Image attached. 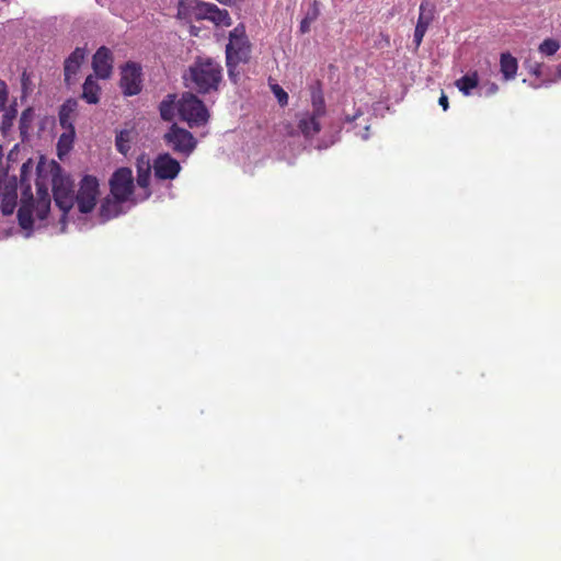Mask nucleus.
Listing matches in <instances>:
<instances>
[{"instance_id": "nucleus-1", "label": "nucleus", "mask_w": 561, "mask_h": 561, "mask_svg": "<svg viewBox=\"0 0 561 561\" xmlns=\"http://www.w3.org/2000/svg\"><path fill=\"white\" fill-rule=\"evenodd\" d=\"M185 85L199 94L218 91L222 81L221 65L210 57H197L183 76Z\"/></svg>"}, {"instance_id": "nucleus-2", "label": "nucleus", "mask_w": 561, "mask_h": 561, "mask_svg": "<svg viewBox=\"0 0 561 561\" xmlns=\"http://www.w3.org/2000/svg\"><path fill=\"white\" fill-rule=\"evenodd\" d=\"M252 44L245 33L243 24H238L229 33V42L226 46V66L228 69V77L237 83L240 79V71L238 66L240 64H248L251 58Z\"/></svg>"}, {"instance_id": "nucleus-3", "label": "nucleus", "mask_w": 561, "mask_h": 561, "mask_svg": "<svg viewBox=\"0 0 561 561\" xmlns=\"http://www.w3.org/2000/svg\"><path fill=\"white\" fill-rule=\"evenodd\" d=\"M53 195L56 205L62 210L65 218L75 205L73 181L62 172L59 164L51 169Z\"/></svg>"}, {"instance_id": "nucleus-4", "label": "nucleus", "mask_w": 561, "mask_h": 561, "mask_svg": "<svg viewBox=\"0 0 561 561\" xmlns=\"http://www.w3.org/2000/svg\"><path fill=\"white\" fill-rule=\"evenodd\" d=\"M178 111L183 121L191 127L203 126L209 119V113L204 102L192 92H186L179 101Z\"/></svg>"}, {"instance_id": "nucleus-5", "label": "nucleus", "mask_w": 561, "mask_h": 561, "mask_svg": "<svg viewBox=\"0 0 561 561\" xmlns=\"http://www.w3.org/2000/svg\"><path fill=\"white\" fill-rule=\"evenodd\" d=\"M163 141L173 152L188 157L196 148L197 141L193 134L185 128L172 124L163 135Z\"/></svg>"}, {"instance_id": "nucleus-6", "label": "nucleus", "mask_w": 561, "mask_h": 561, "mask_svg": "<svg viewBox=\"0 0 561 561\" xmlns=\"http://www.w3.org/2000/svg\"><path fill=\"white\" fill-rule=\"evenodd\" d=\"M99 181L93 175H84L79 184V190L75 194V204L81 214L91 213L99 197Z\"/></svg>"}, {"instance_id": "nucleus-7", "label": "nucleus", "mask_w": 561, "mask_h": 561, "mask_svg": "<svg viewBox=\"0 0 561 561\" xmlns=\"http://www.w3.org/2000/svg\"><path fill=\"white\" fill-rule=\"evenodd\" d=\"M111 194L118 203L126 202L133 194L134 179L129 168L117 169L110 180Z\"/></svg>"}, {"instance_id": "nucleus-8", "label": "nucleus", "mask_w": 561, "mask_h": 561, "mask_svg": "<svg viewBox=\"0 0 561 561\" xmlns=\"http://www.w3.org/2000/svg\"><path fill=\"white\" fill-rule=\"evenodd\" d=\"M119 87L125 95H136L141 91V68L135 62H127L121 72Z\"/></svg>"}, {"instance_id": "nucleus-9", "label": "nucleus", "mask_w": 561, "mask_h": 561, "mask_svg": "<svg viewBox=\"0 0 561 561\" xmlns=\"http://www.w3.org/2000/svg\"><path fill=\"white\" fill-rule=\"evenodd\" d=\"M194 16L197 20H209L216 25L231 24V19L227 10H220L216 4L196 1L194 7Z\"/></svg>"}, {"instance_id": "nucleus-10", "label": "nucleus", "mask_w": 561, "mask_h": 561, "mask_svg": "<svg viewBox=\"0 0 561 561\" xmlns=\"http://www.w3.org/2000/svg\"><path fill=\"white\" fill-rule=\"evenodd\" d=\"M153 173L158 180H174L181 172L180 162L170 153H159L153 160Z\"/></svg>"}, {"instance_id": "nucleus-11", "label": "nucleus", "mask_w": 561, "mask_h": 561, "mask_svg": "<svg viewBox=\"0 0 561 561\" xmlns=\"http://www.w3.org/2000/svg\"><path fill=\"white\" fill-rule=\"evenodd\" d=\"M92 68L94 73L100 79H108L113 70V55L112 51L101 46L92 58Z\"/></svg>"}, {"instance_id": "nucleus-12", "label": "nucleus", "mask_w": 561, "mask_h": 561, "mask_svg": "<svg viewBox=\"0 0 561 561\" xmlns=\"http://www.w3.org/2000/svg\"><path fill=\"white\" fill-rule=\"evenodd\" d=\"M33 210H34V197L31 192V187L27 186L22 192L21 205L18 209V221L22 229L32 230L34 225L33 219Z\"/></svg>"}, {"instance_id": "nucleus-13", "label": "nucleus", "mask_w": 561, "mask_h": 561, "mask_svg": "<svg viewBox=\"0 0 561 561\" xmlns=\"http://www.w3.org/2000/svg\"><path fill=\"white\" fill-rule=\"evenodd\" d=\"M434 20V5L428 1H422L420 4V14L414 30L413 42L415 43V47L417 48L423 37Z\"/></svg>"}, {"instance_id": "nucleus-14", "label": "nucleus", "mask_w": 561, "mask_h": 561, "mask_svg": "<svg viewBox=\"0 0 561 561\" xmlns=\"http://www.w3.org/2000/svg\"><path fill=\"white\" fill-rule=\"evenodd\" d=\"M85 48L77 47L68 58H66L64 64V75H65V83L68 87L75 84L77 80V75L81 68L85 59Z\"/></svg>"}, {"instance_id": "nucleus-15", "label": "nucleus", "mask_w": 561, "mask_h": 561, "mask_svg": "<svg viewBox=\"0 0 561 561\" xmlns=\"http://www.w3.org/2000/svg\"><path fill=\"white\" fill-rule=\"evenodd\" d=\"M36 201H34V209L38 219L43 220L47 217L50 209V195L48 192V181L46 178L38 176L35 182Z\"/></svg>"}, {"instance_id": "nucleus-16", "label": "nucleus", "mask_w": 561, "mask_h": 561, "mask_svg": "<svg viewBox=\"0 0 561 561\" xmlns=\"http://www.w3.org/2000/svg\"><path fill=\"white\" fill-rule=\"evenodd\" d=\"M77 108L78 101L76 99H68L60 106L58 117L59 124L64 129H75L72 122Z\"/></svg>"}, {"instance_id": "nucleus-17", "label": "nucleus", "mask_w": 561, "mask_h": 561, "mask_svg": "<svg viewBox=\"0 0 561 561\" xmlns=\"http://www.w3.org/2000/svg\"><path fill=\"white\" fill-rule=\"evenodd\" d=\"M320 118L321 116H316L314 114L311 113H305L298 122V128L301 131V134L305 137H312L320 133Z\"/></svg>"}, {"instance_id": "nucleus-18", "label": "nucleus", "mask_w": 561, "mask_h": 561, "mask_svg": "<svg viewBox=\"0 0 561 561\" xmlns=\"http://www.w3.org/2000/svg\"><path fill=\"white\" fill-rule=\"evenodd\" d=\"M101 87L92 75L88 76L83 85L81 99L88 104H98L100 102Z\"/></svg>"}, {"instance_id": "nucleus-19", "label": "nucleus", "mask_w": 561, "mask_h": 561, "mask_svg": "<svg viewBox=\"0 0 561 561\" xmlns=\"http://www.w3.org/2000/svg\"><path fill=\"white\" fill-rule=\"evenodd\" d=\"M518 61L511 53H502L500 57V71L505 81L515 79Z\"/></svg>"}, {"instance_id": "nucleus-20", "label": "nucleus", "mask_w": 561, "mask_h": 561, "mask_svg": "<svg viewBox=\"0 0 561 561\" xmlns=\"http://www.w3.org/2000/svg\"><path fill=\"white\" fill-rule=\"evenodd\" d=\"M0 210L3 216H10L14 213L18 204V193L13 187H5L0 192Z\"/></svg>"}, {"instance_id": "nucleus-21", "label": "nucleus", "mask_w": 561, "mask_h": 561, "mask_svg": "<svg viewBox=\"0 0 561 561\" xmlns=\"http://www.w3.org/2000/svg\"><path fill=\"white\" fill-rule=\"evenodd\" d=\"M75 129H65V131L60 135L57 142V151L58 157L61 159L64 156L68 154L72 149L73 140H75Z\"/></svg>"}, {"instance_id": "nucleus-22", "label": "nucleus", "mask_w": 561, "mask_h": 561, "mask_svg": "<svg viewBox=\"0 0 561 561\" xmlns=\"http://www.w3.org/2000/svg\"><path fill=\"white\" fill-rule=\"evenodd\" d=\"M478 84H479V76H478L477 71L469 73V75H465L456 81V87L465 95H469L471 93V91L478 87Z\"/></svg>"}, {"instance_id": "nucleus-23", "label": "nucleus", "mask_w": 561, "mask_h": 561, "mask_svg": "<svg viewBox=\"0 0 561 561\" xmlns=\"http://www.w3.org/2000/svg\"><path fill=\"white\" fill-rule=\"evenodd\" d=\"M175 94H168L160 103L159 111L163 121L171 122L175 115Z\"/></svg>"}, {"instance_id": "nucleus-24", "label": "nucleus", "mask_w": 561, "mask_h": 561, "mask_svg": "<svg viewBox=\"0 0 561 561\" xmlns=\"http://www.w3.org/2000/svg\"><path fill=\"white\" fill-rule=\"evenodd\" d=\"M311 105H312V112L311 114H314L316 116L323 117L325 115V102L323 93L320 89H313L311 91Z\"/></svg>"}, {"instance_id": "nucleus-25", "label": "nucleus", "mask_w": 561, "mask_h": 561, "mask_svg": "<svg viewBox=\"0 0 561 561\" xmlns=\"http://www.w3.org/2000/svg\"><path fill=\"white\" fill-rule=\"evenodd\" d=\"M35 114L32 107L25 108L20 117V133L22 137H25L28 134V130L32 127V123L34 121Z\"/></svg>"}, {"instance_id": "nucleus-26", "label": "nucleus", "mask_w": 561, "mask_h": 561, "mask_svg": "<svg viewBox=\"0 0 561 561\" xmlns=\"http://www.w3.org/2000/svg\"><path fill=\"white\" fill-rule=\"evenodd\" d=\"M115 142H116V148L117 150L123 153V154H127V152L129 151L130 149V146H129V142H130V133L128 130H121L117 135H116V139H115Z\"/></svg>"}, {"instance_id": "nucleus-27", "label": "nucleus", "mask_w": 561, "mask_h": 561, "mask_svg": "<svg viewBox=\"0 0 561 561\" xmlns=\"http://www.w3.org/2000/svg\"><path fill=\"white\" fill-rule=\"evenodd\" d=\"M560 48V43L553 38H546L540 45L538 50L546 56L554 55Z\"/></svg>"}, {"instance_id": "nucleus-28", "label": "nucleus", "mask_w": 561, "mask_h": 561, "mask_svg": "<svg viewBox=\"0 0 561 561\" xmlns=\"http://www.w3.org/2000/svg\"><path fill=\"white\" fill-rule=\"evenodd\" d=\"M16 117V110L11 106L3 115L2 123H1V131L4 134L7 130L11 128L13 125V122Z\"/></svg>"}, {"instance_id": "nucleus-29", "label": "nucleus", "mask_w": 561, "mask_h": 561, "mask_svg": "<svg viewBox=\"0 0 561 561\" xmlns=\"http://www.w3.org/2000/svg\"><path fill=\"white\" fill-rule=\"evenodd\" d=\"M150 183V165L147 164L145 169L138 168L137 184L142 188H148Z\"/></svg>"}, {"instance_id": "nucleus-30", "label": "nucleus", "mask_w": 561, "mask_h": 561, "mask_svg": "<svg viewBox=\"0 0 561 561\" xmlns=\"http://www.w3.org/2000/svg\"><path fill=\"white\" fill-rule=\"evenodd\" d=\"M272 91L275 94L278 103L282 106L287 105V103H288V94H287L286 91H284V89L282 87H279L278 84H274L272 87Z\"/></svg>"}, {"instance_id": "nucleus-31", "label": "nucleus", "mask_w": 561, "mask_h": 561, "mask_svg": "<svg viewBox=\"0 0 561 561\" xmlns=\"http://www.w3.org/2000/svg\"><path fill=\"white\" fill-rule=\"evenodd\" d=\"M320 15V8L318 0H313L310 8L308 9L305 18L308 19V21L314 22Z\"/></svg>"}, {"instance_id": "nucleus-32", "label": "nucleus", "mask_w": 561, "mask_h": 561, "mask_svg": "<svg viewBox=\"0 0 561 561\" xmlns=\"http://www.w3.org/2000/svg\"><path fill=\"white\" fill-rule=\"evenodd\" d=\"M8 101V87L3 80H0V112L4 110Z\"/></svg>"}, {"instance_id": "nucleus-33", "label": "nucleus", "mask_w": 561, "mask_h": 561, "mask_svg": "<svg viewBox=\"0 0 561 561\" xmlns=\"http://www.w3.org/2000/svg\"><path fill=\"white\" fill-rule=\"evenodd\" d=\"M482 89L485 96H491L499 91V85L495 82H489Z\"/></svg>"}, {"instance_id": "nucleus-34", "label": "nucleus", "mask_w": 561, "mask_h": 561, "mask_svg": "<svg viewBox=\"0 0 561 561\" xmlns=\"http://www.w3.org/2000/svg\"><path fill=\"white\" fill-rule=\"evenodd\" d=\"M312 21H308V19L304 18L300 22V32L302 34H306L310 31V25H311Z\"/></svg>"}, {"instance_id": "nucleus-35", "label": "nucleus", "mask_w": 561, "mask_h": 561, "mask_svg": "<svg viewBox=\"0 0 561 561\" xmlns=\"http://www.w3.org/2000/svg\"><path fill=\"white\" fill-rule=\"evenodd\" d=\"M438 104L443 107L444 111L448 110V107H449L448 96L445 93H442V95L439 96Z\"/></svg>"}, {"instance_id": "nucleus-36", "label": "nucleus", "mask_w": 561, "mask_h": 561, "mask_svg": "<svg viewBox=\"0 0 561 561\" xmlns=\"http://www.w3.org/2000/svg\"><path fill=\"white\" fill-rule=\"evenodd\" d=\"M179 16H182L184 15V5L182 2H180V5H179V12H178Z\"/></svg>"}, {"instance_id": "nucleus-37", "label": "nucleus", "mask_w": 561, "mask_h": 561, "mask_svg": "<svg viewBox=\"0 0 561 561\" xmlns=\"http://www.w3.org/2000/svg\"><path fill=\"white\" fill-rule=\"evenodd\" d=\"M368 130H369V126H366V127H365V133H364V134H363V136H362V137H363V139H365V140H366V139H368Z\"/></svg>"}, {"instance_id": "nucleus-38", "label": "nucleus", "mask_w": 561, "mask_h": 561, "mask_svg": "<svg viewBox=\"0 0 561 561\" xmlns=\"http://www.w3.org/2000/svg\"><path fill=\"white\" fill-rule=\"evenodd\" d=\"M217 1L222 4H230V3H232L233 0H217Z\"/></svg>"}, {"instance_id": "nucleus-39", "label": "nucleus", "mask_w": 561, "mask_h": 561, "mask_svg": "<svg viewBox=\"0 0 561 561\" xmlns=\"http://www.w3.org/2000/svg\"><path fill=\"white\" fill-rule=\"evenodd\" d=\"M539 68H540V66L538 65V66L536 67V69H534V70H533V73H534V75H536V76H540Z\"/></svg>"}, {"instance_id": "nucleus-40", "label": "nucleus", "mask_w": 561, "mask_h": 561, "mask_svg": "<svg viewBox=\"0 0 561 561\" xmlns=\"http://www.w3.org/2000/svg\"><path fill=\"white\" fill-rule=\"evenodd\" d=\"M356 116H357V114L355 116H353V117H348L347 116L346 117L347 123H352L355 119Z\"/></svg>"}, {"instance_id": "nucleus-41", "label": "nucleus", "mask_w": 561, "mask_h": 561, "mask_svg": "<svg viewBox=\"0 0 561 561\" xmlns=\"http://www.w3.org/2000/svg\"><path fill=\"white\" fill-rule=\"evenodd\" d=\"M104 211V205L101 206V214L103 215Z\"/></svg>"}]
</instances>
